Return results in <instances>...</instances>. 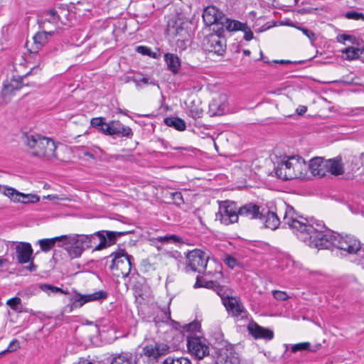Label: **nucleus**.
<instances>
[{
    "mask_svg": "<svg viewBox=\"0 0 364 364\" xmlns=\"http://www.w3.org/2000/svg\"><path fill=\"white\" fill-rule=\"evenodd\" d=\"M324 225L316 223V232L308 237V245L317 249H330L335 247L348 254H356L361 248L360 241L350 235H341L331 230H323ZM307 237H305L306 240Z\"/></svg>",
    "mask_w": 364,
    "mask_h": 364,
    "instance_id": "nucleus-1",
    "label": "nucleus"
},
{
    "mask_svg": "<svg viewBox=\"0 0 364 364\" xmlns=\"http://www.w3.org/2000/svg\"><path fill=\"white\" fill-rule=\"evenodd\" d=\"M279 213H283L284 223L291 229L298 231L299 238L308 245L309 239L305 240V237H309L311 238L314 233L316 232V225L303 220H299L295 216L296 213L293 207L287 205L286 203H282L279 205Z\"/></svg>",
    "mask_w": 364,
    "mask_h": 364,
    "instance_id": "nucleus-2",
    "label": "nucleus"
},
{
    "mask_svg": "<svg viewBox=\"0 0 364 364\" xmlns=\"http://www.w3.org/2000/svg\"><path fill=\"white\" fill-rule=\"evenodd\" d=\"M309 169L313 176L322 178L331 173L339 176L344 173L343 165L340 156L326 160L322 157H314L309 161Z\"/></svg>",
    "mask_w": 364,
    "mask_h": 364,
    "instance_id": "nucleus-3",
    "label": "nucleus"
},
{
    "mask_svg": "<svg viewBox=\"0 0 364 364\" xmlns=\"http://www.w3.org/2000/svg\"><path fill=\"white\" fill-rule=\"evenodd\" d=\"M108 258H111V264L109 268L114 275L124 278L129 276L134 258L132 255H128L125 250L120 249L114 252L105 259Z\"/></svg>",
    "mask_w": 364,
    "mask_h": 364,
    "instance_id": "nucleus-4",
    "label": "nucleus"
},
{
    "mask_svg": "<svg viewBox=\"0 0 364 364\" xmlns=\"http://www.w3.org/2000/svg\"><path fill=\"white\" fill-rule=\"evenodd\" d=\"M63 236L65 237L62 242L64 249L72 259L80 257L85 250L92 247L91 238H93L92 236H87V235Z\"/></svg>",
    "mask_w": 364,
    "mask_h": 364,
    "instance_id": "nucleus-5",
    "label": "nucleus"
},
{
    "mask_svg": "<svg viewBox=\"0 0 364 364\" xmlns=\"http://www.w3.org/2000/svg\"><path fill=\"white\" fill-rule=\"evenodd\" d=\"M186 269L191 271L203 273L205 271L209 257L203 251L199 249H194L188 252L186 256Z\"/></svg>",
    "mask_w": 364,
    "mask_h": 364,
    "instance_id": "nucleus-6",
    "label": "nucleus"
},
{
    "mask_svg": "<svg viewBox=\"0 0 364 364\" xmlns=\"http://www.w3.org/2000/svg\"><path fill=\"white\" fill-rule=\"evenodd\" d=\"M202 47L205 51L222 55L226 49V40L220 33H211L203 38Z\"/></svg>",
    "mask_w": 364,
    "mask_h": 364,
    "instance_id": "nucleus-7",
    "label": "nucleus"
},
{
    "mask_svg": "<svg viewBox=\"0 0 364 364\" xmlns=\"http://www.w3.org/2000/svg\"><path fill=\"white\" fill-rule=\"evenodd\" d=\"M238 218L239 208L234 201H224L216 214V220L226 225L237 222Z\"/></svg>",
    "mask_w": 364,
    "mask_h": 364,
    "instance_id": "nucleus-8",
    "label": "nucleus"
},
{
    "mask_svg": "<svg viewBox=\"0 0 364 364\" xmlns=\"http://www.w3.org/2000/svg\"><path fill=\"white\" fill-rule=\"evenodd\" d=\"M187 347L190 353L198 359H202L209 354V347L205 339L199 336L191 334L187 337Z\"/></svg>",
    "mask_w": 364,
    "mask_h": 364,
    "instance_id": "nucleus-9",
    "label": "nucleus"
},
{
    "mask_svg": "<svg viewBox=\"0 0 364 364\" xmlns=\"http://www.w3.org/2000/svg\"><path fill=\"white\" fill-rule=\"evenodd\" d=\"M221 347L216 346L217 364H240L237 354L233 351L232 346L227 343H219Z\"/></svg>",
    "mask_w": 364,
    "mask_h": 364,
    "instance_id": "nucleus-10",
    "label": "nucleus"
},
{
    "mask_svg": "<svg viewBox=\"0 0 364 364\" xmlns=\"http://www.w3.org/2000/svg\"><path fill=\"white\" fill-rule=\"evenodd\" d=\"M23 142L26 146L28 151L34 156H38L41 152V146H43L46 136L39 134L28 132L23 133Z\"/></svg>",
    "mask_w": 364,
    "mask_h": 364,
    "instance_id": "nucleus-11",
    "label": "nucleus"
},
{
    "mask_svg": "<svg viewBox=\"0 0 364 364\" xmlns=\"http://www.w3.org/2000/svg\"><path fill=\"white\" fill-rule=\"evenodd\" d=\"M168 346L164 343H155L154 345H148L143 348L141 360L144 362L146 359L149 362L154 363L158 361V358L168 351Z\"/></svg>",
    "mask_w": 364,
    "mask_h": 364,
    "instance_id": "nucleus-12",
    "label": "nucleus"
},
{
    "mask_svg": "<svg viewBox=\"0 0 364 364\" xmlns=\"http://www.w3.org/2000/svg\"><path fill=\"white\" fill-rule=\"evenodd\" d=\"M222 300L227 310L230 311L233 316L240 317L241 318L247 316V311L245 310V308L240 301L236 297L227 296L223 297Z\"/></svg>",
    "mask_w": 364,
    "mask_h": 364,
    "instance_id": "nucleus-13",
    "label": "nucleus"
},
{
    "mask_svg": "<svg viewBox=\"0 0 364 364\" xmlns=\"http://www.w3.org/2000/svg\"><path fill=\"white\" fill-rule=\"evenodd\" d=\"M60 21V16L54 9L44 11L38 17V24L43 30H50L51 27H55Z\"/></svg>",
    "mask_w": 364,
    "mask_h": 364,
    "instance_id": "nucleus-14",
    "label": "nucleus"
},
{
    "mask_svg": "<svg viewBox=\"0 0 364 364\" xmlns=\"http://www.w3.org/2000/svg\"><path fill=\"white\" fill-rule=\"evenodd\" d=\"M108 294L102 290L97 291L92 294L75 295L73 299V307H81L84 304L92 301H102L107 298Z\"/></svg>",
    "mask_w": 364,
    "mask_h": 364,
    "instance_id": "nucleus-15",
    "label": "nucleus"
},
{
    "mask_svg": "<svg viewBox=\"0 0 364 364\" xmlns=\"http://www.w3.org/2000/svg\"><path fill=\"white\" fill-rule=\"evenodd\" d=\"M203 21L206 26L221 25L224 19V14L215 6H207L203 13Z\"/></svg>",
    "mask_w": 364,
    "mask_h": 364,
    "instance_id": "nucleus-16",
    "label": "nucleus"
},
{
    "mask_svg": "<svg viewBox=\"0 0 364 364\" xmlns=\"http://www.w3.org/2000/svg\"><path fill=\"white\" fill-rule=\"evenodd\" d=\"M264 209L259 210V206L255 203H249L239 208V216L249 219H262Z\"/></svg>",
    "mask_w": 364,
    "mask_h": 364,
    "instance_id": "nucleus-17",
    "label": "nucleus"
},
{
    "mask_svg": "<svg viewBox=\"0 0 364 364\" xmlns=\"http://www.w3.org/2000/svg\"><path fill=\"white\" fill-rule=\"evenodd\" d=\"M141 355H134L129 352H122L112 355L110 364H141Z\"/></svg>",
    "mask_w": 364,
    "mask_h": 364,
    "instance_id": "nucleus-18",
    "label": "nucleus"
},
{
    "mask_svg": "<svg viewBox=\"0 0 364 364\" xmlns=\"http://www.w3.org/2000/svg\"><path fill=\"white\" fill-rule=\"evenodd\" d=\"M250 334L255 339L272 340L274 337V332L272 330L260 326L257 323L252 322L247 327Z\"/></svg>",
    "mask_w": 364,
    "mask_h": 364,
    "instance_id": "nucleus-19",
    "label": "nucleus"
},
{
    "mask_svg": "<svg viewBox=\"0 0 364 364\" xmlns=\"http://www.w3.org/2000/svg\"><path fill=\"white\" fill-rule=\"evenodd\" d=\"M290 164L294 168V171L290 173L293 179L302 178L306 176L309 168L301 157L292 156Z\"/></svg>",
    "mask_w": 364,
    "mask_h": 364,
    "instance_id": "nucleus-20",
    "label": "nucleus"
},
{
    "mask_svg": "<svg viewBox=\"0 0 364 364\" xmlns=\"http://www.w3.org/2000/svg\"><path fill=\"white\" fill-rule=\"evenodd\" d=\"M16 259L20 264L29 262L31 259L33 250L30 243L19 242L16 246Z\"/></svg>",
    "mask_w": 364,
    "mask_h": 364,
    "instance_id": "nucleus-21",
    "label": "nucleus"
},
{
    "mask_svg": "<svg viewBox=\"0 0 364 364\" xmlns=\"http://www.w3.org/2000/svg\"><path fill=\"white\" fill-rule=\"evenodd\" d=\"M24 77L18 76L17 77H12L9 80H6L4 83L2 94L4 96H10L15 95L16 92L23 87L25 84L23 83Z\"/></svg>",
    "mask_w": 364,
    "mask_h": 364,
    "instance_id": "nucleus-22",
    "label": "nucleus"
},
{
    "mask_svg": "<svg viewBox=\"0 0 364 364\" xmlns=\"http://www.w3.org/2000/svg\"><path fill=\"white\" fill-rule=\"evenodd\" d=\"M291 163V156L287 158L285 161H280L275 168L277 176L282 180H291L293 177L290 173L294 171V168L290 164Z\"/></svg>",
    "mask_w": 364,
    "mask_h": 364,
    "instance_id": "nucleus-23",
    "label": "nucleus"
},
{
    "mask_svg": "<svg viewBox=\"0 0 364 364\" xmlns=\"http://www.w3.org/2000/svg\"><path fill=\"white\" fill-rule=\"evenodd\" d=\"M43 144V146H41V152H39L38 157L48 160L55 158V149L57 146L55 141L52 139L46 136Z\"/></svg>",
    "mask_w": 364,
    "mask_h": 364,
    "instance_id": "nucleus-24",
    "label": "nucleus"
},
{
    "mask_svg": "<svg viewBox=\"0 0 364 364\" xmlns=\"http://www.w3.org/2000/svg\"><path fill=\"white\" fill-rule=\"evenodd\" d=\"M276 212L274 211H264L262 218L265 228H269L272 230H276L280 224V220L278 215V209L276 208Z\"/></svg>",
    "mask_w": 364,
    "mask_h": 364,
    "instance_id": "nucleus-25",
    "label": "nucleus"
},
{
    "mask_svg": "<svg viewBox=\"0 0 364 364\" xmlns=\"http://www.w3.org/2000/svg\"><path fill=\"white\" fill-rule=\"evenodd\" d=\"M54 32L52 31L43 30L39 31L33 36V50L37 52L38 50L41 49L49 41L50 38L53 35Z\"/></svg>",
    "mask_w": 364,
    "mask_h": 364,
    "instance_id": "nucleus-26",
    "label": "nucleus"
},
{
    "mask_svg": "<svg viewBox=\"0 0 364 364\" xmlns=\"http://www.w3.org/2000/svg\"><path fill=\"white\" fill-rule=\"evenodd\" d=\"M184 23L181 20L173 21L171 20L168 23L167 33L172 36H181L183 37L186 31L183 28Z\"/></svg>",
    "mask_w": 364,
    "mask_h": 364,
    "instance_id": "nucleus-27",
    "label": "nucleus"
},
{
    "mask_svg": "<svg viewBox=\"0 0 364 364\" xmlns=\"http://www.w3.org/2000/svg\"><path fill=\"white\" fill-rule=\"evenodd\" d=\"M164 57L168 70L173 74L178 73L181 66V60L178 55L176 54L166 53Z\"/></svg>",
    "mask_w": 364,
    "mask_h": 364,
    "instance_id": "nucleus-28",
    "label": "nucleus"
},
{
    "mask_svg": "<svg viewBox=\"0 0 364 364\" xmlns=\"http://www.w3.org/2000/svg\"><path fill=\"white\" fill-rule=\"evenodd\" d=\"M87 236L93 237V238H91L92 246L93 244H96L97 239L100 240L99 244L95 245V247L93 249V251H100L109 247V245H108V242L107 240V237L105 235V230L97 231L93 234L87 235Z\"/></svg>",
    "mask_w": 364,
    "mask_h": 364,
    "instance_id": "nucleus-29",
    "label": "nucleus"
},
{
    "mask_svg": "<svg viewBox=\"0 0 364 364\" xmlns=\"http://www.w3.org/2000/svg\"><path fill=\"white\" fill-rule=\"evenodd\" d=\"M245 24V23H242L237 20L228 18L225 16L223 22L221 23L222 28L225 27V29L228 31H241Z\"/></svg>",
    "mask_w": 364,
    "mask_h": 364,
    "instance_id": "nucleus-30",
    "label": "nucleus"
},
{
    "mask_svg": "<svg viewBox=\"0 0 364 364\" xmlns=\"http://www.w3.org/2000/svg\"><path fill=\"white\" fill-rule=\"evenodd\" d=\"M64 237V236L61 235L53 238L42 239L38 240L41 250L46 252L50 251L55 246L56 242H62Z\"/></svg>",
    "mask_w": 364,
    "mask_h": 364,
    "instance_id": "nucleus-31",
    "label": "nucleus"
},
{
    "mask_svg": "<svg viewBox=\"0 0 364 364\" xmlns=\"http://www.w3.org/2000/svg\"><path fill=\"white\" fill-rule=\"evenodd\" d=\"M0 193L8 197L12 202H19L20 192L12 187L0 185Z\"/></svg>",
    "mask_w": 364,
    "mask_h": 364,
    "instance_id": "nucleus-32",
    "label": "nucleus"
},
{
    "mask_svg": "<svg viewBox=\"0 0 364 364\" xmlns=\"http://www.w3.org/2000/svg\"><path fill=\"white\" fill-rule=\"evenodd\" d=\"M164 122L167 126L173 127L178 131H184L186 128L184 120L178 117H166Z\"/></svg>",
    "mask_w": 364,
    "mask_h": 364,
    "instance_id": "nucleus-33",
    "label": "nucleus"
},
{
    "mask_svg": "<svg viewBox=\"0 0 364 364\" xmlns=\"http://www.w3.org/2000/svg\"><path fill=\"white\" fill-rule=\"evenodd\" d=\"M108 245L110 246L116 243L117 239L122 236L131 233L132 231H109L105 230Z\"/></svg>",
    "mask_w": 364,
    "mask_h": 364,
    "instance_id": "nucleus-34",
    "label": "nucleus"
},
{
    "mask_svg": "<svg viewBox=\"0 0 364 364\" xmlns=\"http://www.w3.org/2000/svg\"><path fill=\"white\" fill-rule=\"evenodd\" d=\"M346 54L348 60L357 59L364 53V48H355L349 46L343 50Z\"/></svg>",
    "mask_w": 364,
    "mask_h": 364,
    "instance_id": "nucleus-35",
    "label": "nucleus"
},
{
    "mask_svg": "<svg viewBox=\"0 0 364 364\" xmlns=\"http://www.w3.org/2000/svg\"><path fill=\"white\" fill-rule=\"evenodd\" d=\"M118 122L112 121L110 123H106L105 127L101 128V132L107 135L118 134Z\"/></svg>",
    "mask_w": 364,
    "mask_h": 364,
    "instance_id": "nucleus-36",
    "label": "nucleus"
},
{
    "mask_svg": "<svg viewBox=\"0 0 364 364\" xmlns=\"http://www.w3.org/2000/svg\"><path fill=\"white\" fill-rule=\"evenodd\" d=\"M19 202L23 204L34 203L40 200V197L36 194H26L20 192Z\"/></svg>",
    "mask_w": 364,
    "mask_h": 364,
    "instance_id": "nucleus-37",
    "label": "nucleus"
},
{
    "mask_svg": "<svg viewBox=\"0 0 364 364\" xmlns=\"http://www.w3.org/2000/svg\"><path fill=\"white\" fill-rule=\"evenodd\" d=\"M156 240L160 242H165V243H172V244H176V243H181L183 242V239L177 236L176 235H168L166 236H160L156 238Z\"/></svg>",
    "mask_w": 364,
    "mask_h": 364,
    "instance_id": "nucleus-38",
    "label": "nucleus"
},
{
    "mask_svg": "<svg viewBox=\"0 0 364 364\" xmlns=\"http://www.w3.org/2000/svg\"><path fill=\"white\" fill-rule=\"evenodd\" d=\"M162 364H191V362L186 358H173L169 356L164 360Z\"/></svg>",
    "mask_w": 364,
    "mask_h": 364,
    "instance_id": "nucleus-39",
    "label": "nucleus"
},
{
    "mask_svg": "<svg viewBox=\"0 0 364 364\" xmlns=\"http://www.w3.org/2000/svg\"><path fill=\"white\" fill-rule=\"evenodd\" d=\"M90 124L92 127L98 128L101 131V128H104L105 126V119L104 117H95L91 119Z\"/></svg>",
    "mask_w": 364,
    "mask_h": 364,
    "instance_id": "nucleus-40",
    "label": "nucleus"
},
{
    "mask_svg": "<svg viewBox=\"0 0 364 364\" xmlns=\"http://www.w3.org/2000/svg\"><path fill=\"white\" fill-rule=\"evenodd\" d=\"M117 129L119 130L118 134H121L123 136L131 137L133 134L131 128L129 127H124L119 123Z\"/></svg>",
    "mask_w": 364,
    "mask_h": 364,
    "instance_id": "nucleus-41",
    "label": "nucleus"
},
{
    "mask_svg": "<svg viewBox=\"0 0 364 364\" xmlns=\"http://www.w3.org/2000/svg\"><path fill=\"white\" fill-rule=\"evenodd\" d=\"M295 28L301 31L311 41V42L316 41V35L311 30L301 26H295Z\"/></svg>",
    "mask_w": 364,
    "mask_h": 364,
    "instance_id": "nucleus-42",
    "label": "nucleus"
},
{
    "mask_svg": "<svg viewBox=\"0 0 364 364\" xmlns=\"http://www.w3.org/2000/svg\"><path fill=\"white\" fill-rule=\"evenodd\" d=\"M345 16L348 19L363 20L364 21V14L355 11H350L346 13Z\"/></svg>",
    "mask_w": 364,
    "mask_h": 364,
    "instance_id": "nucleus-43",
    "label": "nucleus"
},
{
    "mask_svg": "<svg viewBox=\"0 0 364 364\" xmlns=\"http://www.w3.org/2000/svg\"><path fill=\"white\" fill-rule=\"evenodd\" d=\"M40 288L43 291H46V292H48L49 291H50L53 293H57V292L63 293V291L61 289L54 287V286H52L50 284H41L40 286Z\"/></svg>",
    "mask_w": 364,
    "mask_h": 364,
    "instance_id": "nucleus-44",
    "label": "nucleus"
},
{
    "mask_svg": "<svg viewBox=\"0 0 364 364\" xmlns=\"http://www.w3.org/2000/svg\"><path fill=\"white\" fill-rule=\"evenodd\" d=\"M311 344L309 342L300 343L291 347V351L295 353L299 350H309Z\"/></svg>",
    "mask_w": 364,
    "mask_h": 364,
    "instance_id": "nucleus-45",
    "label": "nucleus"
},
{
    "mask_svg": "<svg viewBox=\"0 0 364 364\" xmlns=\"http://www.w3.org/2000/svg\"><path fill=\"white\" fill-rule=\"evenodd\" d=\"M21 299L18 297H14L9 299L6 302V304L10 306L11 309L14 310H17L18 306L21 304Z\"/></svg>",
    "mask_w": 364,
    "mask_h": 364,
    "instance_id": "nucleus-46",
    "label": "nucleus"
},
{
    "mask_svg": "<svg viewBox=\"0 0 364 364\" xmlns=\"http://www.w3.org/2000/svg\"><path fill=\"white\" fill-rule=\"evenodd\" d=\"M92 7H93V5L88 2L78 1L77 7H76V9L78 10L79 11H90L92 10Z\"/></svg>",
    "mask_w": 364,
    "mask_h": 364,
    "instance_id": "nucleus-47",
    "label": "nucleus"
},
{
    "mask_svg": "<svg viewBox=\"0 0 364 364\" xmlns=\"http://www.w3.org/2000/svg\"><path fill=\"white\" fill-rule=\"evenodd\" d=\"M241 31L244 32V39L245 41H249L253 38V33L247 23L245 24Z\"/></svg>",
    "mask_w": 364,
    "mask_h": 364,
    "instance_id": "nucleus-48",
    "label": "nucleus"
},
{
    "mask_svg": "<svg viewBox=\"0 0 364 364\" xmlns=\"http://www.w3.org/2000/svg\"><path fill=\"white\" fill-rule=\"evenodd\" d=\"M171 198L174 203L180 205L184 203L182 194L181 192L171 193Z\"/></svg>",
    "mask_w": 364,
    "mask_h": 364,
    "instance_id": "nucleus-49",
    "label": "nucleus"
},
{
    "mask_svg": "<svg viewBox=\"0 0 364 364\" xmlns=\"http://www.w3.org/2000/svg\"><path fill=\"white\" fill-rule=\"evenodd\" d=\"M20 348L19 342L18 340H13L9 345L8 348L4 350L6 353H11L16 350Z\"/></svg>",
    "mask_w": 364,
    "mask_h": 364,
    "instance_id": "nucleus-50",
    "label": "nucleus"
},
{
    "mask_svg": "<svg viewBox=\"0 0 364 364\" xmlns=\"http://www.w3.org/2000/svg\"><path fill=\"white\" fill-rule=\"evenodd\" d=\"M272 294H273L274 297L277 300L285 301L288 299V296L286 294V292H284V291L275 290V291H272Z\"/></svg>",
    "mask_w": 364,
    "mask_h": 364,
    "instance_id": "nucleus-51",
    "label": "nucleus"
},
{
    "mask_svg": "<svg viewBox=\"0 0 364 364\" xmlns=\"http://www.w3.org/2000/svg\"><path fill=\"white\" fill-rule=\"evenodd\" d=\"M211 289L215 291L217 294L220 296L221 299L225 297L224 287L221 286L217 282H215V285H212Z\"/></svg>",
    "mask_w": 364,
    "mask_h": 364,
    "instance_id": "nucleus-52",
    "label": "nucleus"
},
{
    "mask_svg": "<svg viewBox=\"0 0 364 364\" xmlns=\"http://www.w3.org/2000/svg\"><path fill=\"white\" fill-rule=\"evenodd\" d=\"M136 50L144 55L151 56V50L149 48L143 46H139L136 47Z\"/></svg>",
    "mask_w": 364,
    "mask_h": 364,
    "instance_id": "nucleus-53",
    "label": "nucleus"
},
{
    "mask_svg": "<svg viewBox=\"0 0 364 364\" xmlns=\"http://www.w3.org/2000/svg\"><path fill=\"white\" fill-rule=\"evenodd\" d=\"M224 262L225 264L231 269H233L237 264V260L230 255L226 256L224 259Z\"/></svg>",
    "mask_w": 364,
    "mask_h": 364,
    "instance_id": "nucleus-54",
    "label": "nucleus"
},
{
    "mask_svg": "<svg viewBox=\"0 0 364 364\" xmlns=\"http://www.w3.org/2000/svg\"><path fill=\"white\" fill-rule=\"evenodd\" d=\"M203 115L202 109H194L190 110V116L193 119L200 118Z\"/></svg>",
    "mask_w": 364,
    "mask_h": 364,
    "instance_id": "nucleus-55",
    "label": "nucleus"
},
{
    "mask_svg": "<svg viewBox=\"0 0 364 364\" xmlns=\"http://www.w3.org/2000/svg\"><path fill=\"white\" fill-rule=\"evenodd\" d=\"M200 327V324L198 322L191 323L188 326V331H198Z\"/></svg>",
    "mask_w": 364,
    "mask_h": 364,
    "instance_id": "nucleus-56",
    "label": "nucleus"
},
{
    "mask_svg": "<svg viewBox=\"0 0 364 364\" xmlns=\"http://www.w3.org/2000/svg\"><path fill=\"white\" fill-rule=\"evenodd\" d=\"M134 81L136 87H139L141 85V82L145 85L149 84V78L147 77H142L140 80H134Z\"/></svg>",
    "mask_w": 364,
    "mask_h": 364,
    "instance_id": "nucleus-57",
    "label": "nucleus"
},
{
    "mask_svg": "<svg viewBox=\"0 0 364 364\" xmlns=\"http://www.w3.org/2000/svg\"><path fill=\"white\" fill-rule=\"evenodd\" d=\"M354 39V38L352 36H350V35H346V34H343V35H341L338 36V41H352V40Z\"/></svg>",
    "mask_w": 364,
    "mask_h": 364,
    "instance_id": "nucleus-58",
    "label": "nucleus"
},
{
    "mask_svg": "<svg viewBox=\"0 0 364 364\" xmlns=\"http://www.w3.org/2000/svg\"><path fill=\"white\" fill-rule=\"evenodd\" d=\"M205 281L201 280L200 278L198 276L196 278V282L194 284V288L204 287V282Z\"/></svg>",
    "mask_w": 364,
    "mask_h": 364,
    "instance_id": "nucleus-59",
    "label": "nucleus"
},
{
    "mask_svg": "<svg viewBox=\"0 0 364 364\" xmlns=\"http://www.w3.org/2000/svg\"><path fill=\"white\" fill-rule=\"evenodd\" d=\"M307 110V108L305 106H299L297 109H296V113L299 114V115H302L304 114Z\"/></svg>",
    "mask_w": 364,
    "mask_h": 364,
    "instance_id": "nucleus-60",
    "label": "nucleus"
},
{
    "mask_svg": "<svg viewBox=\"0 0 364 364\" xmlns=\"http://www.w3.org/2000/svg\"><path fill=\"white\" fill-rule=\"evenodd\" d=\"M212 285H215V281H205L204 282V287L205 288L210 289Z\"/></svg>",
    "mask_w": 364,
    "mask_h": 364,
    "instance_id": "nucleus-61",
    "label": "nucleus"
},
{
    "mask_svg": "<svg viewBox=\"0 0 364 364\" xmlns=\"http://www.w3.org/2000/svg\"><path fill=\"white\" fill-rule=\"evenodd\" d=\"M37 267L31 262L29 266L26 267V269L30 272H35L36 270Z\"/></svg>",
    "mask_w": 364,
    "mask_h": 364,
    "instance_id": "nucleus-62",
    "label": "nucleus"
},
{
    "mask_svg": "<svg viewBox=\"0 0 364 364\" xmlns=\"http://www.w3.org/2000/svg\"><path fill=\"white\" fill-rule=\"evenodd\" d=\"M273 63H280V64H284V63H289L290 61L289 60H274Z\"/></svg>",
    "mask_w": 364,
    "mask_h": 364,
    "instance_id": "nucleus-63",
    "label": "nucleus"
},
{
    "mask_svg": "<svg viewBox=\"0 0 364 364\" xmlns=\"http://www.w3.org/2000/svg\"><path fill=\"white\" fill-rule=\"evenodd\" d=\"M84 155L85 156H89L90 158H92V159L94 158V155L92 153L89 152V151L84 152Z\"/></svg>",
    "mask_w": 364,
    "mask_h": 364,
    "instance_id": "nucleus-64",
    "label": "nucleus"
}]
</instances>
